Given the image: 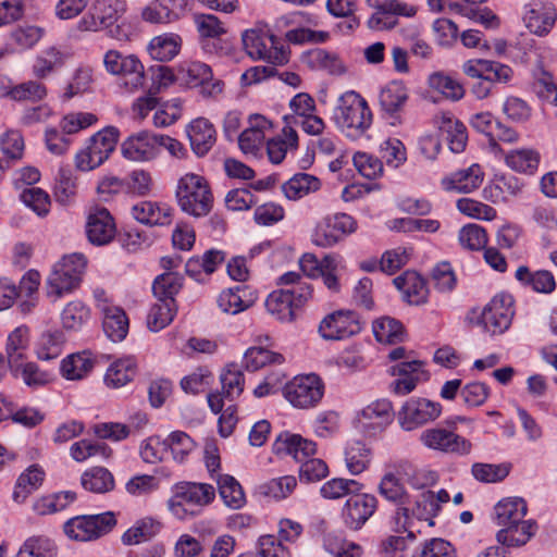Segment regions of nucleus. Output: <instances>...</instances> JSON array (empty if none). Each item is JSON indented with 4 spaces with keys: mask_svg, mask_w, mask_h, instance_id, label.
<instances>
[{
    "mask_svg": "<svg viewBox=\"0 0 557 557\" xmlns=\"http://www.w3.org/2000/svg\"><path fill=\"white\" fill-rule=\"evenodd\" d=\"M332 121L347 138L357 140L372 126L373 114L368 101L359 92L349 90L337 99Z\"/></svg>",
    "mask_w": 557,
    "mask_h": 557,
    "instance_id": "obj_1",
    "label": "nucleus"
},
{
    "mask_svg": "<svg viewBox=\"0 0 557 557\" xmlns=\"http://www.w3.org/2000/svg\"><path fill=\"white\" fill-rule=\"evenodd\" d=\"M215 498V488L209 483L182 481L171 487L166 502L170 513L180 521L199 516Z\"/></svg>",
    "mask_w": 557,
    "mask_h": 557,
    "instance_id": "obj_2",
    "label": "nucleus"
},
{
    "mask_svg": "<svg viewBox=\"0 0 557 557\" xmlns=\"http://www.w3.org/2000/svg\"><path fill=\"white\" fill-rule=\"evenodd\" d=\"M175 197L180 209L195 218L206 216L213 206L208 181L195 173H186L178 180Z\"/></svg>",
    "mask_w": 557,
    "mask_h": 557,
    "instance_id": "obj_3",
    "label": "nucleus"
},
{
    "mask_svg": "<svg viewBox=\"0 0 557 557\" xmlns=\"http://www.w3.org/2000/svg\"><path fill=\"white\" fill-rule=\"evenodd\" d=\"M246 53L253 60H262L274 65L288 62V52L268 26H256L242 34Z\"/></svg>",
    "mask_w": 557,
    "mask_h": 557,
    "instance_id": "obj_4",
    "label": "nucleus"
},
{
    "mask_svg": "<svg viewBox=\"0 0 557 557\" xmlns=\"http://www.w3.org/2000/svg\"><path fill=\"white\" fill-rule=\"evenodd\" d=\"M86 268V259L81 253H72L57 262L47 278V294L59 299L78 287Z\"/></svg>",
    "mask_w": 557,
    "mask_h": 557,
    "instance_id": "obj_5",
    "label": "nucleus"
},
{
    "mask_svg": "<svg viewBox=\"0 0 557 557\" xmlns=\"http://www.w3.org/2000/svg\"><path fill=\"white\" fill-rule=\"evenodd\" d=\"M419 441L426 449L445 455L463 457L472 450V443L458 434L456 425L450 422L423 430Z\"/></svg>",
    "mask_w": 557,
    "mask_h": 557,
    "instance_id": "obj_6",
    "label": "nucleus"
},
{
    "mask_svg": "<svg viewBox=\"0 0 557 557\" xmlns=\"http://www.w3.org/2000/svg\"><path fill=\"white\" fill-rule=\"evenodd\" d=\"M324 383L314 373L296 375L283 388L285 399L298 409L317 407L324 396Z\"/></svg>",
    "mask_w": 557,
    "mask_h": 557,
    "instance_id": "obj_7",
    "label": "nucleus"
},
{
    "mask_svg": "<svg viewBox=\"0 0 557 557\" xmlns=\"http://www.w3.org/2000/svg\"><path fill=\"white\" fill-rule=\"evenodd\" d=\"M106 71L122 78L124 87L135 92L144 87L145 67L135 54H123L117 50H109L103 55Z\"/></svg>",
    "mask_w": 557,
    "mask_h": 557,
    "instance_id": "obj_8",
    "label": "nucleus"
},
{
    "mask_svg": "<svg viewBox=\"0 0 557 557\" xmlns=\"http://www.w3.org/2000/svg\"><path fill=\"white\" fill-rule=\"evenodd\" d=\"M115 524L114 515L107 511L99 515L73 517L65 521L63 531L73 541L89 542L106 535Z\"/></svg>",
    "mask_w": 557,
    "mask_h": 557,
    "instance_id": "obj_9",
    "label": "nucleus"
},
{
    "mask_svg": "<svg viewBox=\"0 0 557 557\" xmlns=\"http://www.w3.org/2000/svg\"><path fill=\"white\" fill-rule=\"evenodd\" d=\"M357 231L356 220L347 213H335L322 218L311 234L313 245L331 248Z\"/></svg>",
    "mask_w": 557,
    "mask_h": 557,
    "instance_id": "obj_10",
    "label": "nucleus"
},
{
    "mask_svg": "<svg viewBox=\"0 0 557 557\" xmlns=\"http://www.w3.org/2000/svg\"><path fill=\"white\" fill-rule=\"evenodd\" d=\"M441 413L440 403L423 397H410L401 405L396 417L400 429L411 432L435 421Z\"/></svg>",
    "mask_w": 557,
    "mask_h": 557,
    "instance_id": "obj_11",
    "label": "nucleus"
},
{
    "mask_svg": "<svg viewBox=\"0 0 557 557\" xmlns=\"http://www.w3.org/2000/svg\"><path fill=\"white\" fill-rule=\"evenodd\" d=\"M513 298L509 294H498L484 307L480 323L491 335L503 334L511 324L513 318Z\"/></svg>",
    "mask_w": 557,
    "mask_h": 557,
    "instance_id": "obj_12",
    "label": "nucleus"
},
{
    "mask_svg": "<svg viewBox=\"0 0 557 557\" xmlns=\"http://www.w3.org/2000/svg\"><path fill=\"white\" fill-rule=\"evenodd\" d=\"M410 462L407 460H397L387 463L385 472L377 485L380 496L394 505L408 504L410 495L397 474H408Z\"/></svg>",
    "mask_w": 557,
    "mask_h": 557,
    "instance_id": "obj_13",
    "label": "nucleus"
},
{
    "mask_svg": "<svg viewBox=\"0 0 557 557\" xmlns=\"http://www.w3.org/2000/svg\"><path fill=\"white\" fill-rule=\"evenodd\" d=\"M359 315L350 310H337L326 314L319 324V333L324 339L341 341L360 333Z\"/></svg>",
    "mask_w": 557,
    "mask_h": 557,
    "instance_id": "obj_14",
    "label": "nucleus"
},
{
    "mask_svg": "<svg viewBox=\"0 0 557 557\" xmlns=\"http://www.w3.org/2000/svg\"><path fill=\"white\" fill-rule=\"evenodd\" d=\"M377 498L370 493L357 492L350 494L342 509L346 527L360 530L377 509Z\"/></svg>",
    "mask_w": 557,
    "mask_h": 557,
    "instance_id": "obj_15",
    "label": "nucleus"
},
{
    "mask_svg": "<svg viewBox=\"0 0 557 557\" xmlns=\"http://www.w3.org/2000/svg\"><path fill=\"white\" fill-rule=\"evenodd\" d=\"M247 127L238 136V147L245 154L258 156L273 128L272 121L262 114H250Z\"/></svg>",
    "mask_w": 557,
    "mask_h": 557,
    "instance_id": "obj_16",
    "label": "nucleus"
},
{
    "mask_svg": "<svg viewBox=\"0 0 557 557\" xmlns=\"http://www.w3.org/2000/svg\"><path fill=\"white\" fill-rule=\"evenodd\" d=\"M187 8V0H152L140 11V18L149 24L169 25L181 20Z\"/></svg>",
    "mask_w": 557,
    "mask_h": 557,
    "instance_id": "obj_17",
    "label": "nucleus"
},
{
    "mask_svg": "<svg viewBox=\"0 0 557 557\" xmlns=\"http://www.w3.org/2000/svg\"><path fill=\"white\" fill-rule=\"evenodd\" d=\"M272 449L277 456H290L301 463L317 454V444L299 434L282 432L276 436Z\"/></svg>",
    "mask_w": 557,
    "mask_h": 557,
    "instance_id": "obj_18",
    "label": "nucleus"
},
{
    "mask_svg": "<svg viewBox=\"0 0 557 557\" xmlns=\"http://www.w3.org/2000/svg\"><path fill=\"white\" fill-rule=\"evenodd\" d=\"M157 134L143 131L122 143L121 153L133 162H149L157 158Z\"/></svg>",
    "mask_w": 557,
    "mask_h": 557,
    "instance_id": "obj_19",
    "label": "nucleus"
},
{
    "mask_svg": "<svg viewBox=\"0 0 557 557\" xmlns=\"http://www.w3.org/2000/svg\"><path fill=\"white\" fill-rule=\"evenodd\" d=\"M114 219L106 208L94 209L86 223V234L90 243L97 246L109 244L115 236Z\"/></svg>",
    "mask_w": 557,
    "mask_h": 557,
    "instance_id": "obj_20",
    "label": "nucleus"
},
{
    "mask_svg": "<svg viewBox=\"0 0 557 557\" xmlns=\"http://www.w3.org/2000/svg\"><path fill=\"white\" fill-rule=\"evenodd\" d=\"M483 178L484 172L482 168L474 163L443 177L441 186L449 193L469 194L481 186Z\"/></svg>",
    "mask_w": 557,
    "mask_h": 557,
    "instance_id": "obj_21",
    "label": "nucleus"
},
{
    "mask_svg": "<svg viewBox=\"0 0 557 557\" xmlns=\"http://www.w3.org/2000/svg\"><path fill=\"white\" fill-rule=\"evenodd\" d=\"M423 363L419 360L403 361L391 367L389 372L397 379L391 384L394 394L405 396L416 389L423 375Z\"/></svg>",
    "mask_w": 557,
    "mask_h": 557,
    "instance_id": "obj_22",
    "label": "nucleus"
},
{
    "mask_svg": "<svg viewBox=\"0 0 557 557\" xmlns=\"http://www.w3.org/2000/svg\"><path fill=\"white\" fill-rule=\"evenodd\" d=\"M395 287L401 293L403 299L413 306L428 301L429 289L422 276L414 271H406L393 280Z\"/></svg>",
    "mask_w": 557,
    "mask_h": 557,
    "instance_id": "obj_23",
    "label": "nucleus"
},
{
    "mask_svg": "<svg viewBox=\"0 0 557 557\" xmlns=\"http://www.w3.org/2000/svg\"><path fill=\"white\" fill-rule=\"evenodd\" d=\"M183 38L174 32H164L153 36L147 44L149 57L159 62H169L176 58L182 49Z\"/></svg>",
    "mask_w": 557,
    "mask_h": 557,
    "instance_id": "obj_24",
    "label": "nucleus"
},
{
    "mask_svg": "<svg viewBox=\"0 0 557 557\" xmlns=\"http://www.w3.org/2000/svg\"><path fill=\"white\" fill-rule=\"evenodd\" d=\"M393 404L388 399H377L366 406L358 414V420L364 429L382 431L394 419Z\"/></svg>",
    "mask_w": 557,
    "mask_h": 557,
    "instance_id": "obj_25",
    "label": "nucleus"
},
{
    "mask_svg": "<svg viewBox=\"0 0 557 557\" xmlns=\"http://www.w3.org/2000/svg\"><path fill=\"white\" fill-rule=\"evenodd\" d=\"M132 216L146 225H168L172 221V208L162 202L144 200L131 208Z\"/></svg>",
    "mask_w": 557,
    "mask_h": 557,
    "instance_id": "obj_26",
    "label": "nucleus"
},
{
    "mask_svg": "<svg viewBox=\"0 0 557 557\" xmlns=\"http://www.w3.org/2000/svg\"><path fill=\"white\" fill-rule=\"evenodd\" d=\"M523 21L531 33L537 36H545L555 25L556 11L549 4L535 2L527 8Z\"/></svg>",
    "mask_w": 557,
    "mask_h": 557,
    "instance_id": "obj_27",
    "label": "nucleus"
},
{
    "mask_svg": "<svg viewBox=\"0 0 557 557\" xmlns=\"http://www.w3.org/2000/svg\"><path fill=\"white\" fill-rule=\"evenodd\" d=\"M187 135L194 152L199 157L207 154L216 140L213 124L205 117L193 120L187 127Z\"/></svg>",
    "mask_w": 557,
    "mask_h": 557,
    "instance_id": "obj_28",
    "label": "nucleus"
},
{
    "mask_svg": "<svg viewBox=\"0 0 557 557\" xmlns=\"http://www.w3.org/2000/svg\"><path fill=\"white\" fill-rule=\"evenodd\" d=\"M256 299V294L248 286L237 285L222 290L218 305L223 312L236 314L251 307Z\"/></svg>",
    "mask_w": 557,
    "mask_h": 557,
    "instance_id": "obj_29",
    "label": "nucleus"
},
{
    "mask_svg": "<svg viewBox=\"0 0 557 557\" xmlns=\"http://www.w3.org/2000/svg\"><path fill=\"white\" fill-rule=\"evenodd\" d=\"M502 156L505 164L513 172L534 175L541 162V156L537 150L533 148H519L512 149L507 152H498Z\"/></svg>",
    "mask_w": 557,
    "mask_h": 557,
    "instance_id": "obj_30",
    "label": "nucleus"
},
{
    "mask_svg": "<svg viewBox=\"0 0 557 557\" xmlns=\"http://www.w3.org/2000/svg\"><path fill=\"white\" fill-rule=\"evenodd\" d=\"M537 524L529 519L518 524L502 528L496 533V540L504 548H518L524 546L536 533Z\"/></svg>",
    "mask_w": 557,
    "mask_h": 557,
    "instance_id": "obj_31",
    "label": "nucleus"
},
{
    "mask_svg": "<svg viewBox=\"0 0 557 557\" xmlns=\"http://www.w3.org/2000/svg\"><path fill=\"white\" fill-rule=\"evenodd\" d=\"M372 458V448L367 443L359 440L347 442L344 449V461L351 475H359L368 470Z\"/></svg>",
    "mask_w": 557,
    "mask_h": 557,
    "instance_id": "obj_32",
    "label": "nucleus"
},
{
    "mask_svg": "<svg viewBox=\"0 0 557 557\" xmlns=\"http://www.w3.org/2000/svg\"><path fill=\"white\" fill-rule=\"evenodd\" d=\"M527 503L521 497L504 498L494 507L495 521L502 528L527 521Z\"/></svg>",
    "mask_w": 557,
    "mask_h": 557,
    "instance_id": "obj_33",
    "label": "nucleus"
},
{
    "mask_svg": "<svg viewBox=\"0 0 557 557\" xmlns=\"http://www.w3.org/2000/svg\"><path fill=\"white\" fill-rule=\"evenodd\" d=\"M409 98V90L404 82L391 81L383 86L379 94V103L381 109L389 114L400 112Z\"/></svg>",
    "mask_w": 557,
    "mask_h": 557,
    "instance_id": "obj_34",
    "label": "nucleus"
},
{
    "mask_svg": "<svg viewBox=\"0 0 557 557\" xmlns=\"http://www.w3.org/2000/svg\"><path fill=\"white\" fill-rule=\"evenodd\" d=\"M137 373V360L133 356H126L113 361L104 374V383L108 387L120 388L132 382Z\"/></svg>",
    "mask_w": 557,
    "mask_h": 557,
    "instance_id": "obj_35",
    "label": "nucleus"
},
{
    "mask_svg": "<svg viewBox=\"0 0 557 557\" xmlns=\"http://www.w3.org/2000/svg\"><path fill=\"white\" fill-rule=\"evenodd\" d=\"M277 284L286 287L283 290L287 292L298 308L312 298V285L299 272L289 271L282 274L277 280Z\"/></svg>",
    "mask_w": 557,
    "mask_h": 557,
    "instance_id": "obj_36",
    "label": "nucleus"
},
{
    "mask_svg": "<svg viewBox=\"0 0 557 557\" xmlns=\"http://www.w3.org/2000/svg\"><path fill=\"white\" fill-rule=\"evenodd\" d=\"M305 63L317 71H324L331 75L346 73V65L337 53L321 48L309 50L304 57Z\"/></svg>",
    "mask_w": 557,
    "mask_h": 557,
    "instance_id": "obj_37",
    "label": "nucleus"
},
{
    "mask_svg": "<svg viewBox=\"0 0 557 557\" xmlns=\"http://www.w3.org/2000/svg\"><path fill=\"white\" fill-rule=\"evenodd\" d=\"M372 13L367 20V26L371 30H389L398 25V20L393 15V0H367Z\"/></svg>",
    "mask_w": 557,
    "mask_h": 557,
    "instance_id": "obj_38",
    "label": "nucleus"
},
{
    "mask_svg": "<svg viewBox=\"0 0 557 557\" xmlns=\"http://www.w3.org/2000/svg\"><path fill=\"white\" fill-rule=\"evenodd\" d=\"M101 306L103 308L102 327L106 335L112 342H122L128 333L129 325L125 311L117 306L110 307V309L104 307V304Z\"/></svg>",
    "mask_w": 557,
    "mask_h": 557,
    "instance_id": "obj_39",
    "label": "nucleus"
},
{
    "mask_svg": "<svg viewBox=\"0 0 557 557\" xmlns=\"http://www.w3.org/2000/svg\"><path fill=\"white\" fill-rule=\"evenodd\" d=\"M522 190V185L515 176H497L483 189V197L493 202H506L509 197L517 196Z\"/></svg>",
    "mask_w": 557,
    "mask_h": 557,
    "instance_id": "obj_40",
    "label": "nucleus"
},
{
    "mask_svg": "<svg viewBox=\"0 0 557 557\" xmlns=\"http://www.w3.org/2000/svg\"><path fill=\"white\" fill-rule=\"evenodd\" d=\"M320 188L321 181L308 173H297L282 185V191L289 200H299Z\"/></svg>",
    "mask_w": 557,
    "mask_h": 557,
    "instance_id": "obj_41",
    "label": "nucleus"
},
{
    "mask_svg": "<svg viewBox=\"0 0 557 557\" xmlns=\"http://www.w3.org/2000/svg\"><path fill=\"white\" fill-rule=\"evenodd\" d=\"M29 329L26 325H20L15 327L8 335L5 343V356L9 367L24 361L29 348Z\"/></svg>",
    "mask_w": 557,
    "mask_h": 557,
    "instance_id": "obj_42",
    "label": "nucleus"
},
{
    "mask_svg": "<svg viewBox=\"0 0 557 557\" xmlns=\"http://www.w3.org/2000/svg\"><path fill=\"white\" fill-rule=\"evenodd\" d=\"M515 277L536 293L552 294L556 289V281L548 270L531 272L528 267L521 265L517 269Z\"/></svg>",
    "mask_w": 557,
    "mask_h": 557,
    "instance_id": "obj_43",
    "label": "nucleus"
},
{
    "mask_svg": "<svg viewBox=\"0 0 557 557\" xmlns=\"http://www.w3.org/2000/svg\"><path fill=\"white\" fill-rule=\"evenodd\" d=\"M9 368L13 376L21 379L30 388L42 387L52 381L51 373L33 361H21Z\"/></svg>",
    "mask_w": 557,
    "mask_h": 557,
    "instance_id": "obj_44",
    "label": "nucleus"
},
{
    "mask_svg": "<svg viewBox=\"0 0 557 557\" xmlns=\"http://www.w3.org/2000/svg\"><path fill=\"white\" fill-rule=\"evenodd\" d=\"M119 135L120 132L116 127L108 126L92 135L85 146L104 163L114 151Z\"/></svg>",
    "mask_w": 557,
    "mask_h": 557,
    "instance_id": "obj_45",
    "label": "nucleus"
},
{
    "mask_svg": "<svg viewBox=\"0 0 557 557\" xmlns=\"http://www.w3.org/2000/svg\"><path fill=\"white\" fill-rule=\"evenodd\" d=\"M268 312L281 322H293L298 307L293 302L287 292L273 290L265 300Z\"/></svg>",
    "mask_w": 557,
    "mask_h": 557,
    "instance_id": "obj_46",
    "label": "nucleus"
},
{
    "mask_svg": "<svg viewBox=\"0 0 557 557\" xmlns=\"http://www.w3.org/2000/svg\"><path fill=\"white\" fill-rule=\"evenodd\" d=\"M178 82L187 87H198L212 77L211 67L200 61L185 60L177 64Z\"/></svg>",
    "mask_w": 557,
    "mask_h": 557,
    "instance_id": "obj_47",
    "label": "nucleus"
},
{
    "mask_svg": "<svg viewBox=\"0 0 557 557\" xmlns=\"http://www.w3.org/2000/svg\"><path fill=\"white\" fill-rule=\"evenodd\" d=\"M67 53L59 47L51 46L40 51L33 65L36 77L45 78L57 69L64 65Z\"/></svg>",
    "mask_w": 557,
    "mask_h": 557,
    "instance_id": "obj_48",
    "label": "nucleus"
},
{
    "mask_svg": "<svg viewBox=\"0 0 557 557\" xmlns=\"http://www.w3.org/2000/svg\"><path fill=\"white\" fill-rule=\"evenodd\" d=\"M82 486L91 493L104 494L115 486L113 474L104 467H92L83 472Z\"/></svg>",
    "mask_w": 557,
    "mask_h": 557,
    "instance_id": "obj_49",
    "label": "nucleus"
},
{
    "mask_svg": "<svg viewBox=\"0 0 557 557\" xmlns=\"http://www.w3.org/2000/svg\"><path fill=\"white\" fill-rule=\"evenodd\" d=\"M45 28L37 25H22L10 33L9 46L12 51L33 49L45 36Z\"/></svg>",
    "mask_w": 557,
    "mask_h": 557,
    "instance_id": "obj_50",
    "label": "nucleus"
},
{
    "mask_svg": "<svg viewBox=\"0 0 557 557\" xmlns=\"http://www.w3.org/2000/svg\"><path fill=\"white\" fill-rule=\"evenodd\" d=\"M94 367L90 354L87 351L69 355L61 361L60 371L64 379L76 381L88 375Z\"/></svg>",
    "mask_w": 557,
    "mask_h": 557,
    "instance_id": "obj_51",
    "label": "nucleus"
},
{
    "mask_svg": "<svg viewBox=\"0 0 557 557\" xmlns=\"http://www.w3.org/2000/svg\"><path fill=\"white\" fill-rule=\"evenodd\" d=\"M195 23L202 37V50L212 53L213 49H215V44L211 42V40L225 33L223 23L213 14H197Z\"/></svg>",
    "mask_w": 557,
    "mask_h": 557,
    "instance_id": "obj_52",
    "label": "nucleus"
},
{
    "mask_svg": "<svg viewBox=\"0 0 557 557\" xmlns=\"http://www.w3.org/2000/svg\"><path fill=\"white\" fill-rule=\"evenodd\" d=\"M298 146L297 132L290 127L285 126L282 131V136L272 138L267 143V152L272 163H281L289 149H295Z\"/></svg>",
    "mask_w": 557,
    "mask_h": 557,
    "instance_id": "obj_53",
    "label": "nucleus"
},
{
    "mask_svg": "<svg viewBox=\"0 0 557 557\" xmlns=\"http://www.w3.org/2000/svg\"><path fill=\"white\" fill-rule=\"evenodd\" d=\"M428 85L432 90L451 101H458L465 96V88L461 83L443 72L431 74L428 78Z\"/></svg>",
    "mask_w": 557,
    "mask_h": 557,
    "instance_id": "obj_54",
    "label": "nucleus"
},
{
    "mask_svg": "<svg viewBox=\"0 0 557 557\" xmlns=\"http://www.w3.org/2000/svg\"><path fill=\"white\" fill-rule=\"evenodd\" d=\"M183 286V277L175 272H166L159 275L153 284L152 292L157 300L175 304V296Z\"/></svg>",
    "mask_w": 557,
    "mask_h": 557,
    "instance_id": "obj_55",
    "label": "nucleus"
},
{
    "mask_svg": "<svg viewBox=\"0 0 557 557\" xmlns=\"http://www.w3.org/2000/svg\"><path fill=\"white\" fill-rule=\"evenodd\" d=\"M45 478L44 470L33 465L28 467L24 472L18 476L15 488L13 492V498L17 503H23L29 494L36 491L42 483Z\"/></svg>",
    "mask_w": 557,
    "mask_h": 557,
    "instance_id": "obj_56",
    "label": "nucleus"
},
{
    "mask_svg": "<svg viewBox=\"0 0 557 557\" xmlns=\"http://www.w3.org/2000/svg\"><path fill=\"white\" fill-rule=\"evenodd\" d=\"M216 482L220 496L225 506L231 509H240L245 506V493L235 478L228 474H223L219 475Z\"/></svg>",
    "mask_w": 557,
    "mask_h": 557,
    "instance_id": "obj_57",
    "label": "nucleus"
},
{
    "mask_svg": "<svg viewBox=\"0 0 557 557\" xmlns=\"http://www.w3.org/2000/svg\"><path fill=\"white\" fill-rule=\"evenodd\" d=\"M223 396L228 400H235L244 392L245 376L240 368L230 363L223 368L220 374Z\"/></svg>",
    "mask_w": 557,
    "mask_h": 557,
    "instance_id": "obj_58",
    "label": "nucleus"
},
{
    "mask_svg": "<svg viewBox=\"0 0 557 557\" xmlns=\"http://www.w3.org/2000/svg\"><path fill=\"white\" fill-rule=\"evenodd\" d=\"M363 484L344 478H333L324 482L320 487V494L324 499L335 500L345 496H350L352 493L362 491Z\"/></svg>",
    "mask_w": 557,
    "mask_h": 557,
    "instance_id": "obj_59",
    "label": "nucleus"
},
{
    "mask_svg": "<svg viewBox=\"0 0 557 557\" xmlns=\"http://www.w3.org/2000/svg\"><path fill=\"white\" fill-rule=\"evenodd\" d=\"M372 331L375 339L384 344H396L405 336L401 323L389 317L376 319L372 324Z\"/></svg>",
    "mask_w": 557,
    "mask_h": 557,
    "instance_id": "obj_60",
    "label": "nucleus"
},
{
    "mask_svg": "<svg viewBox=\"0 0 557 557\" xmlns=\"http://www.w3.org/2000/svg\"><path fill=\"white\" fill-rule=\"evenodd\" d=\"M63 344L64 338L62 332H45L38 338L35 347V354L39 360L50 361L62 354Z\"/></svg>",
    "mask_w": 557,
    "mask_h": 557,
    "instance_id": "obj_61",
    "label": "nucleus"
},
{
    "mask_svg": "<svg viewBox=\"0 0 557 557\" xmlns=\"http://www.w3.org/2000/svg\"><path fill=\"white\" fill-rule=\"evenodd\" d=\"M58 548L49 537L35 535L28 537L20 547L16 557H57Z\"/></svg>",
    "mask_w": 557,
    "mask_h": 557,
    "instance_id": "obj_62",
    "label": "nucleus"
},
{
    "mask_svg": "<svg viewBox=\"0 0 557 557\" xmlns=\"http://www.w3.org/2000/svg\"><path fill=\"white\" fill-rule=\"evenodd\" d=\"M90 319V309L81 300L69 302L61 312V322L64 329L81 330Z\"/></svg>",
    "mask_w": 557,
    "mask_h": 557,
    "instance_id": "obj_63",
    "label": "nucleus"
},
{
    "mask_svg": "<svg viewBox=\"0 0 557 557\" xmlns=\"http://www.w3.org/2000/svg\"><path fill=\"white\" fill-rule=\"evenodd\" d=\"M284 358L281 354L273 352L263 347H250L246 350L243 358V364L248 371H258L261 368L277 363L281 364Z\"/></svg>",
    "mask_w": 557,
    "mask_h": 557,
    "instance_id": "obj_64",
    "label": "nucleus"
}]
</instances>
